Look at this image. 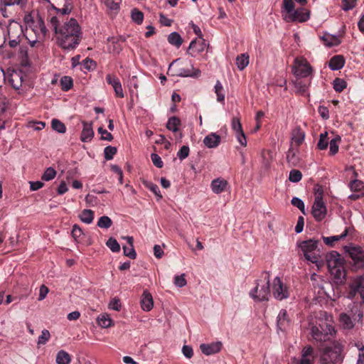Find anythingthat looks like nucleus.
<instances>
[{
  "mask_svg": "<svg viewBox=\"0 0 364 364\" xmlns=\"http://www.w3.org/2000/svg\"><path fill=\"white\" fill-rule=\"evenodd\" d=\"M82 130L80 135V140L82 142H90L94 137V130L92 128V122H88L83 121Z\"/></svg>",
  "mask_w": 364,
  "mask_h": 364,
  "instance_id": "f3484780",
  "label": "nucleus"
},
{
  "mask_svg": "<svg viewBox=\"0 0 364 364\" xmlns=\"http://www.w3.org/2000/svg\"><path fill=\"white\" fill-rule=\"evenodd\" d=\"M270 274L267 272L261 274L260 279L257 280L255 287L250 292V297L255 301H263L269 299Z\"/></svg>",
  "mask_w": 364,
  "mask_h": 364,
  "instance_id": "39448f33",
  "label": "nucleus"
},
{
  "mask_svg": "<svg viewBox=\"0 0 364 364\" xmlns=\"http://www.w3.org/2000/svg\"><path fill=\"white\" fill-rule=\"evenodd\" d=\"M220 141V136L216 133L212 132L204 137L203 144L206 147L213 149L218 146Z\"/></svg>",
  "mask_w": 364,
  "mask_h": 364,
  "instance_id": "aec40b11",
  "label": "nucleus"
},
{
  "mask_svg": "<svg viewBox=\"0 0 364 364\" xmlns=\"http://www.w3.org/2000/svg\"><path fill=\"white\" fill-rule=\"evenodd\" d=\"M79 218L82 223L90 224L94 220V212L90 209H85L81 212Z\"/></svg>",
  "mask_w": 364,
  "mask_h": 364,
  "instance_id": "c756f323",
  "label": "nucleus"
},
{
  "mask_svg": "<svg viewBox=\"0 0 364 364\" xmlns=\"http://www.w3.org/2000/svg\"><path fill=\"white\" fill-rule=\"evenodd\" d=\"M215 92L217 95V100L220 102L224 103L225 102V94L223 92V87L222 83L217 80L215 87H214Z\"/></svg>",
  "mask_w": 364,
  "mask_h": 364,
  "instance_id": "ea45409f",
  "label": "nucleus"
},
{
  "mask_svg": "<svg viewBox=\"0 0 364 364\" xmlns=\"http://www.w3.org/2000/svg\"><path fill=\"white\" fill-rule=\"evenodd\" d=\"M223 347L221 341H215L210 343H202L200 346L201 352L205 355H210L219 353Z\"/></svg>",
  "mask_w": 364,
  "mask_h": 364,
  "instance_id": "2eb2a0df",
  "label": "nucleus"
},
{
  "mask_svg": "<svg viewBox=\"0 0 364 364\" xmlns=\"http://www.w3.org/2000/svg\"><path fill=\"white\" fill-rule=\"evenodd\" d=\"M272 291L274 297L277 300H283L289 296L288 288L279 277L274 278L272 284Z\"/></svg>",
  "mask_w": 364,
  "mask_h": 364,
  "instance_id": "9d476101",
  "label": "nucleus"
},
{
  "mask_svg": "<svg viewBox=\"0 0 364 364\" xmlns=\"http://www.w3.org/2000/svg\"><path fill=\"white\" fill-rule=\"evenodd\" d=\"M98 132L101 134L102 139L106 140L108 141H110L112 140V139H113L112 135L109 132H108L106 129H104L102 127H99Z\"/></svg>",
  "mask_w": 364,
  "mask_h": 364,
  "instance_id": "338daca9",
  "label": "nucleus"
},
{
  "mask_svg": "<svg viewBox=\"0 0 364 364\" xmlns=\"http://www.w3.org/2000/svg\"><path fill=\"white\" fill-rule=\"evenodd\" d=\"M326 262L328 269H333V268L339 267L343 264V259L341 255L336 251H332L326 257Z\"/></svg>",
  "mask_w": 364,
  "mask_h": 364,
  "instance_id": "dca6fc26",
  "label": "nucleus"
},
{
  "mask_svg": "<svg viewBox=\"0 0 364 364\" xmlns=\"http://www.w3.org/2000/svg\"><path fill=\"white\" fill-rule=\"evenodd\" d=\"M296 92L304 95L308 90V85L301 80L299 78L293 82Z\"/></svg>",
  "mask_w": 364,
  "mask_h": 364,
  "instance_id": "e433bc0d",
  "label": "nucleus"
},
{
  "mask_svg": "<svg viewBox=\"0 0 364 364\" xmlns=\"http://www.w3.org/2000/svg\"><path fill=\"white\" fill-rule=\"evenodd\" d=\"M95 66V63L90 58H85L80 64V70L86 72V70H90L93 69Z\"/></svg>",
  "mask_w": 364,
  "mask_h": 364,
  "instance_id": "3c124183",
  "label": "nucleus"
},
{
  "mask_svg": "<svg viewBox=\"0 0 364 364\" xmlns=\"http://www.w3.org/2000/svg\"><path fill=\"white\" fill-rule=\"evenodd\" d=\"M291 71L298 78L307 77L311 74L312 68L305 58L298 56L294 60Z\"/></svg>",
  "mask_w": 364,
  "mask_h": 364,
  "instance_id": "6e6552de",
  "label": "nucleus"
},
{
  "mask_svg": "<svg viewBox=\"0 0 364 364\" xmlns=\"http://www.w3.org/2000/svg\"><path fill=\"white\" fill-rule=\"evenodd\" d=\"M343 346L340 341H334L331 346L326 347L320 358L321 364H338L343 360Z\"/></svg>",
  "mask_w": 364,
  "mask_h": 364,
  "instance_id": "423d86ee",
  "label": "nucleus"
},
{
  "mask_svg": "<svg viewBox=\"0 0 364 364\" xmlns=\"http://www.w3.org/2000/svg\"><path fill=\"white\" fill-rule=\"evenodd\" d=\"M348 234V230L346 229L343 233L339 235H333L330 237H322L323 242L330 247L333 246L334 243L345 238Z\"/></svg>",
  "mask_w": 364,
  "mask_h": 364,
  "instance_id": "a878e982",
  "label": "nucleus"
},
{
  "mask_svg": "<svg viewBox=\"0 0 364 364\" xmlns=\"http://www.w3.org/2000/svg\"><path fill=\"white\" fill-rule=\"evenodd\" d=\"M318 244V240L310 239L298 242L297 247L301 250L307 261L315 264L318 269H320L323 262L321 259Z\"/></svg>",
  "mask_w": 364,
  "mask_h": 364,
  "instance_id": "7ed1b4c3",
  "label": "nucleus"
},
{
  "mask_svg": "<svg viewBox=\"0 0 364 364\" xmlns=\"http://www.w3.org/2000/svg\"><path fill=\"white\" fill-rule=\"evenodd\" d=\"M291 204L298 208L304 214H305V205L304 201L297 197L292 198L291 200Z\"/></svg>",
  "mask_w": 364,
  "mask_h": 364,
  "instance_id": "13d9d810",
  "label": "nucleus"
},
{
  "mask_svg": "<svg viewBox=\"0 0 364 364\" xmlns=\"http://www.w3.org/2000/svg\"><path fill=\"white\" fill-rule=\"evenodd\" d=\"M97 225L100 228L108 229L112 226V221L108 216L104 215L99 218Z\"/></svg>",
  "mask_w": 364,
  "mask_h": 364,
  "instance_id": "37998d69",
  "label": "nucleus"
},
{
  "mask_svg": "<svg viewBox=\"0 0 364 364\" xmlns=\"http://www.w3.org/2000/svg\"><path fill=\"white\" fill-rule=\"evenodd\" d=\"M250 56L247 53H242L236 58V65L240 70H244L249 65Z\"/></svg>",
  "mask_w": 364,
  "mask_h": 364,
  "instance_id": "c85d7f7f",
  "label": "nucleus"
},
{
  "mask_svg": "<svg viewBox=\"0 0 364 364\" xmlns=\"http://www.w3.org/2000/svg\"><path fill=\"white\" fill-rule=\"evenodd\" d=\"M6 42L8 41L11 48H16L21 41L23 38V28L18 22L12 21L5 28Z\"/></svg>",
  "mask_w": 364,
  "mask_h": 364,
  "instance_id": "0eeeda50",
  "label": "nucleus"
},
{
  "mask_svg": "<svg viewBox=\"0 0 364 364\" xmlns=\"http://www.w3.org/2000/svg\"><path fill=\"white\" fill-rule=\"evenodd\" d=\"M305 133L299 127H295L291 135V144L294 146L299 147L304 141Z\"/></svg>",
  "mask_w": 364,
  "mask_h": 364,
  "instance_id": "a211bd4d",
  "label": "nucleus"
},
{
  "mask_svg": "<svg viewBox=\"0 0 364 364\" xmlns=\"http://www.w3.org/2000/svg\"><path fill=\"white\" fill-rule=\"evenodd\" d=\"M189 147L188 146H183L177 153V156L180 160H183L189 155Z\"/></svg>",
  "mask_w": 364,
  "mask_h": 364,
  "instance_id": "680f3d73",
  "label": "nucleus"
},
{
  "mask_svg": "<svg viewBox=\"0 0 364 364\" xmlns=\"http://www.w3.org/2000/svg\"><path fill=\"white\" fill-rule=\"evenodd\" d=\"M341 141L340 136L337 135L334 138L331 139L329 142V152L331 155H335L338 152L339 144Z\"/></svg>",
  "mask_w": 364,
  "mask_h": 364,
  "instance_id": "7c9ffc66",
  "label": "nucleus"
},
{
  "mask_svg": "<svg viewBox=\"0 0 364 364\" xmlns=\"http://www.w3.org/2000/svg\"><path fill=\"white\" fill-rule=\"evenodd\" d=\"M311 213L317 221H321L326 215L327 209L323 200L322 191L316 193L312 205Z\"/></svg>",
  "mask_w": 364,
  "mask_h": 364,
  "instance_id": "1a4fd4ad",
  "label": "nucleus"
},
{
  "mask_svg": "<svg viewBox=\"0 0 364 364\" xmlns=\"http://www.w3.org/2000/svg\"><path fill=\"white\" fill-rule=\"evenodd\" d=\"M51 127L53 130L60 133L64 134L66 132V127L61 121L58 119H53L51 121Z\"/></svg>",
  "mask_w": 364,
  "mask_h": 364,
  "instance_id": "a19ab883",
  "label": "nucleus"
},
{
  "mask_svg": "<svg viewBox=\"0 0 364 364\" xmlns=\"http://www.w3.org/2000/svg\"><path fill=\"white\" fill-rule=\"evenodd\" d=\"M151 159L154 166H156L157 168H161L163 166V161L157 154H151Z\"/></svg>",
  "mask_w": 364,
  "mask_h": 364,
  "instance_id": "69168bd1",
  "label": "nucleus"
},
{
  "mask_svg": "<svg viewBox=\"0 0 364 364\" xmlns=\"http://www.w3.org/2000/svg\"><path fill=\"white\" fill-rule=\"evenodd\" d=\"M117 153V149L114 146H108L104 149L105 158L107 160H111Z\"/></svg>",
  "mask_w": 364,
  "mask_h": 364,
  "instance_id": "4d7b16f0",
  "label": "nucleus"
},
{
  "mask_svg": "<svg viewBox=\"0 0 364 364\" xmlns=\"http://www.w3.org/2000/svg\"><path fill=\"white\" fill-rule=\"evenodd\" d=\"M51 23L57 35L58 45L65 50H73L80 43L82 38L80 27L75 18H70L58 28V18L53 17Z\"/></svg>",
  "mask_w": 364,
  "mask_h": 364,
  "instance_id": "f257e3e1",
  "label": "nucleus"
},
{
  "mask_svg": "<svg viewBox=\"0 0 364 364\" xmlns=\"http://www.w3.org/2000/svg\"><path fill=\"white\" fill-rule=\"evenodd\" d=\"M131 17L134 22L141 24L144 20V14L137 9H134L131 11Z\"/></svg>",
  "mask_w": 364,
  "mask_h": 364,
  "instance_id": "a18cd8bd",
  "label": "nucleus"
},
{
  "mask_svg": "<svg viewBox=\"0 0 364 364\" xmlns=\"http://www.w3.org/2000/svg\"><path fill=\"white\" fill-rule=\"evenodd\" d=\"M96 321L97 324L103 328H107L114 326V322L112 319L111 318L110 316L107 313L100 314L97 317Z\"/></svg>",
  "mask_w": 364,
  "mask_h": 364,
  "instance_id": "4be33fe9",
  "label": "nucleus"
},
{
  "mask_svg": "<svg viewBox=\"0 0 364 364\" xmlns=\"http://www.w3.org/2000/svg\"><path fill=\"white\" fill-rule=\"evenodd\" d=\"M55 362L57 364H70L71 357L68 353L63 350H60L57 353Z\"/></svg>",
  "mask_w": 364,
  "mask_h": 364,
  "instance_id": "cd10ccee",
  "label": "nucleus"
},
{
  "mask_svg": "<svg viewBox=\"0 0 364 364\" xmlns=\"http://www.w3.org/2000/svg\"><path fill=\"white\" fill-rule=\"evenodd\" d=\"M174 284L178 287H183L186 285L187 282L185 278V274L176 275L173 278Z\"/></svg>",
  "mask_w": 364,
  "mask_h": 364,
  "instance_id": "6e6d98bb",
  "label": "nucleus"
},
{
  "mask_svg": "<svg viewBox=\"0 0 364 364\" xmlns=\"http://www.w3.org/2000/svg\"><path fill=\"white\" fill-rule=\"evenodd\" d=\"M231 127L235 134L242 131V125L238 118L235 117L232 119Z\"/></svg>",
  "mask_w": 364,
  "mask_h": 364,
  "instance_id": "e2e57ef3",
  "label": "nucleus"
},
{
  "mask_svg": "<svg viewBox=\"0 0 364 364\" xmlns=\"http://www.w3.org/2000/svg\"><path fill=\"white\" fill-rule=\"evenodd\" d=\"M321 40L323 41L324 45L329 48L336 46L341 43L338 36L332 35L328 33H324V35L321 37Z\"/></svg>",
  "mask_w": 364,
  "mask_h": 364,
  "instance_id": "b1692460",
  "label": "nucleus"
},
{
  "mask_svg": "<svg viewBox=\"0 0 364 364\" xmlns=\"http://www.w3.org/2000/svg\"><path fill=\"white\" fill-rule=\"evenodd\" d=\"M329 142L330 141L328 137V132H325L320 134L317 146L320 150H326L329 144Z\"/></svg>",
  "mask_w": 364,
  "mask_h": 364,
  "instance_id": "c9c22d12",
  "label": "nucleus"
},
{
  "mask_svg": "<svg viewBox=\"0 0 364 364\" xmlns=\"http://www.w3.org/2000/svg\"><path fill=\"white\" fill-rule=\"evenodd\" d=\"M56 176L55 170L52 167H48L44 171L41 178L43 181H49L53 180Z\"/></svg>",
  "mask_w": 364,
  "mask_h": 364,
  "instance_id": "09e8293b",
  "label": "nucleus"
},
{
  "mask_svg": "<svg viewBox=\"0 0 364 364\" xmlns=\"http://www.w3.org/2000/svg\"><path fill=\"white\" fill-rule=\"evenodd\" d=\"M206 43L203 38L193 40L188 47V52L192 57H197L207 48Z\"/></svg>",
  "mask_w": 364,
  "mask_h": 364,
  "instance_id": "ddd939ff",
  "label": "nucleus"
},
{
  "mask_svg": "<svg viewBox=\"0 0 364 364\" xmlns=\"http://www.w3.org/2000/svg\"><path fill=\"white\" fill-rule=\"evenodd\" d=\"M60 82L61 88L64 91L69 90L73 86V80L69 76H63L60 79Z\"/></svg>",
  "mask_w": 364,
  "mask_h": 364,
  "instance_id": "de8ad7c7",
  "label": "nucleus"
},
{
  "mask_svg": "<svg viewBox=\"0 0 364 364\" xmlns=\"http://www.w3.org/2000/svg\"><path fill=\"white\" fill-rule=\"evenodd\" d=\"M359 350L358 358L356 364H364V346H358Z\"/></svg>",
  "mask_w": 364,
  "mask_h": 364,
  "instance_id": "774afa93",
  "label": "nucleus"
},
{
  "mask_svg": "<svg viewBox=\"0 0 364 364\" xmlns=\"http://www.w3.org/2000/svg\"><path fill=\"white\" fill-rule=\"evenodd\" d=\"M340 323L341 326L345 329H351L354 326L351 318L346 314H341Z\"/></svg>",
  "mask_w": 364,
  "mask_h": 364,
  "instance_id": "4c0bfd02",
  "label": "nucleus"
},
{
  "mask_svg": "<svg viewBox=\"0 0 364 364\" xmlns=\"http://www.w3.org/2000/svg\"><path fill=\"white\" fill-rule=\"evenodd\" d=\"M168 43L176 48H179L182 43V38L177 32H172L168 36Z\"/></svg>",
  "mask_w": 364,
  "mask_h": 364,
  "instance_id": "2f4dec72",
  "label": "nucleus"
},
{
  "mask_svg": "<svg viewBox=\"0 0 364 364\" xmlns=\"http://www.w3.org/2000/svg\"><path fill=\"white\" fill-rule=\"evenodd\" d=\"M229 188L228 181L222 177L216 178L210 183V189L215 194H220L228 191Z\"/></svg>",
  "mask_w": 364,
  "mask_h": 364,
  "instance_id": "4468645a",
  "label": "nucleus"
},
{
  "mask_svg": "<svg viewBox=\"0 0 364 364\" xmlns=\"http://www.w3.org/2000/svg\"><path fill=\"white\" fill-rule=\"evenodd\" d=\"M299 153V147L290 145L287 153V161L289 164H295L297 161V154Z\"/></svg>",
  "mask_w": 364,
  "mask_h": 364,
  "instance_id": "bb28decb",
  "label": "nucleus"
},
{
  "mask_svg": "<svg viewBox=\"0 0 364 364\" xmlns=\"http://www.w3.org/2000/svg\"><path fill=\"white\" fill-rule=\"evenodd\" d=\"M316 355L311 346H304L301 351L300 358H293L294 364H314Z\"/></svg>",
  "mask_w": 364,
  "mask_h": 364,
  "instance_id": "9b49d317",
  "label": "nucleus"
},
{
  "mask_svg": "<svg viewBox=\"0 0 364 364\" xmlns=\"http://www.w3.org/2000/svg\"><path fill=\"white\" fill-rule=\"evenodd\" d=\"M329 272L336 279H338V282H341L342 279L345 277L343 264L339 266V267L333 268V269H330Z\"/></svg>",
  "mask_w": 364,
  "mask_h": 364,
  "instance_id": "c03bdc74",
  "label": "nucleus"
},
{
  "mask_svg": "<svg viewBox=\"0 0 364 364\" xmlns=\"http://www.w3.org/2000/svg\"><path fill=\"white\" fill-rule=\"evenodd\" d=\"M144 185L149 188L157 198V200H159L162 198V195L161 194L159 186L156 184L153 183L150 181H144Z\"/></svg>",
  "mask_w": 364,
  "mask_h": 364,
  "instance_id": "58836bf2",
  "label": "nucleus"
},
{
  "mask_svg": "<svg viewBox=\"0 0 364 364\" xmlns=\"http://www.w3.org/2000/svg\"><path fill=\"white\" fill-rule=\"evenodd\" d=\"M36 23L35 28H32V31H34L35 33H38V35L41 34L42 36H45L47 30L43 20L40 18L36 21Z\"/></svg>",
  "mask_w": 364,
  "mask_h": 364,
  "instance_id": "79ce46f5",
  "label": "nucleus"
},
{
  "mask_svg": "<svg viewBox=\"0 0 364 364\" xmlns=\"http://www.w3.org/2000/svg\"><path fill=\"white\" fill-rule=\"evenodd\" d=\"M349 187L352 191L364 195V183L361 181L356 179L352 181Z\"/></svg>",
  "mask_w": 364,
  "mask_h": 364,
  "instance_id": "72a5a7b5",
  "label": "nucleus"
},
{
  "mask_svg": "<svg viewBox=\"0 0 364 364\" xmlns=\"http://www.w3.org/2000/svg\"><path fill=\"white\" fill-rule=\"evenodd\" d=\"M9 82L14 89L18 90L21 87L22 77L19 73L13 71L9 75Z\"/></svg>",
  "mask_w": 364,
  "mask_h": 364,
  "instance_id": "393cba45",
  "label": "nucleus"
},
{
  "mask_svg": "<svg viewBox=\"0 0 364 364\" xmlns=\"http://www.w3.org/2000/svg\"><path fill=\"white\" fill-rule=\"evenodd\" d=\"M345 65V59L342 55H338L332 57L328 63V66L332 70H338Z\"/></svg>",
  "mask_w": 364,
  "mask_h": 364,
  "instance_id": "5701e85b",
  "label": "nucleus"
},
{
  "mask_svg": "<svg viewBox=\"0 0 364 364\" xmlns=\"http://www.w3.org/2000/svg\"><path fill=\"white\" fill-rule=\"evenodd\" d=\"M180 125L181 120L176 117H171L167 122L166 128L173 132H176Z\"/></svg>",
  "mask_w": 364,
  "mask_h": 364,
  "instance_id": "473e14b6",
  "label": "nucleus"
},
{
  "mask_svg": "<svg viewBox=\"0 0 364 364\" xmlns=\"http://www.w3.org/2000/svg\"><path fill=\"white\" fill-rule=\"evenodd\" d=\"M287 312L286 310H281L277 316V326L280 330L285 328V325L288 323Z\"/></svg>",
  "mask_w": 364,
  "mask_h": 364,
  "instance_id": "f704fd0d",
  "label": "nucleus"
},
{
  "mask_svg": "<svg viewBox=\"0 0 364 364\" xmlns=\"http://www.w3.org/2000/svg\"><path fill=\"white\" fill-rule=\"evenodd\" d=\"M357 0H342V9L344 11L353 9L356 5Z\"/></svg>",
  "mask_w": 364,
  "mask_h": 364,
  "instance_id": "bf43d9fd",
  "label": "nucleus"
},
{
  "mask_svg": "<svg viewBox=\"0 0 364 364\" xmlns=\"http://www.w3.org/2000/svg\"><path fill=\"white\" fill-rule=\"evenodd\" d=\"M27 0H1V4L5 6H11L18 5L21 7L24 6Z\"/></svg>",
  "mask_w": 364,
  "mask_h": 364,
  "instance_id": "5fc2aeb1",
  "label": "nucleus"
},
{
  "mask_svg": "<svg viewBox=\"0 0 364 364\" xmlns=\"http://www.w3.org/2000/svg\"><path fill=\"white\" fill-rule=\"evenodd\" d=\"M302 178V173L300 171L292 169L289 172V180L292 183H297Z\"/></svg>",
  "mask_w": 364,
  "mask_h": 364,
  "instance_id": "603ef678",
  "label": "nucleus"
},
{
  "mask_svg": "<svg viewBox=\"0 0 364 364\" xmlns=\"http://www.w3.org/2000/svg\"><path fill=\"white\" fill-rule=\"evenodd\" d=\"M123 239L127 240V242H128V244L129 245V247H125V246L123 247L124 255L127 257H129L131 259H135L136 257V253L134 248L133 237L132 236H125V237H123Z\"/></svg>",
  "mask_w": 364,
  "mask_h": 364,
  "instance_id": "412c9836",
  "label": "nucleus"
},
{
  "mask_svg": "<svg viewBox=\"0 0 364 364\" xmlns=\"http://www.w3.org/2000/svg\"><path fill=\"white\" fill-rule=\"evenodd\" d=\"M109 309L115 310V311H119L121 309V303L119 299L114 298L110 301L109 303Z\"/></svg>",
  "mask_w": 364,
  "mask_h": 364,
  "instance_id": "0e129e2a",
  "label": "nucleus"
},
{
  "mask_svg": "<svg viewBox=\"0 0 364 364\" xmlns=\"http://www.w3.org/2000/svg\"><path fill=\"white\" fill-rule=\"evenodd\" d=\"M332 323V316L326 312H321L318 317L311 319L309 328L313 339L318 343L330 341L336 332Z\"/></svg>",
  "mask_w": 364,
  "mask_h": 364,
  "instance_id": "f03ea898",
  "label": "nucleus"
},
{
  "mask_svg": "<svg viewBox=\"0 0 364 364\" xmlns=\"http://www.w3.org/2000/svg\"><path fill=\"white\" fill-rule=\"evenodd\" d=\"M348 252L354 262V266L356 268L364 267V252L360 247H349Z\"/></svg>",
  "mask_w": 364,
  "mask_h": 364,
  "instance_id": "f8f14e48",
  "label": "nucleus"
},
{
  "mask_svg": "<svg viewBox=\"0 0 364 364\" xmlns=\"http://www.w3.org/2000/svg\"><path fill=\"white\" fill-rule=\"evenodd\" d=\"M333 89L336 92H342L346 87V82L341 78H336L333 80Z\"/></svg>",
  "mask_w": 364,
  "mask_h": 364,
  "instance_id": "864d4df0",
  "label": "nucleus"
},
{
  "mask_svg": "<svg viewBox=\"0 0 364 364\" xmlns=\"http://www.w3.org/2000/svg\"><path fill=\"white\" fill-rule=\"evenodd\" d=\"M71 235L75 241H77L82 235V230L77 225L73 226Z\"/></svg>",
  "mask_w": 364,
  "mask_h": 364,
  "instance_id": "052dcab7",
  "label": "nucleus"
},
{
  "mask_svg": "<svg viewBox=\"0 0 364 364\" xmlns=\"http://www.w3.org/2000/svg\"><path fill=\"white\" fill-rule=\"evenodd\" d=\"M106 245L113 252H118L120 251L119 244L117 240L113 237H109L106 242Z\"/></svg>",
  "mask_w": 364,
  "mask_h": 364,
  "instance_id": "8fccbe9b",
  "label": "nucleus"
},
{
  "mask_svg": "<svg viewBox=\"0 0 364 364\" xmlns=\"http://www.w3.org/2000/svg\"><path fill=\"white\" fill-rule=\"evenodd\" d=\"M168 73L173 76L178 77H198L200 71L195 69L191 60L177 59L168 67Z\"/></svg>",
  "mask_w": 364,
  "mask_h": 364,
  "instance_id": "20e7f679",
  "label": "nucleus"
},
{
  "mask_svg": "<svg viewBox=\"0 0 364 364\" xmlns=\"http://www.w3.org/2000/svg\"><path fill=\"white\" fill-rule=\"evenodd\" d=\"M50 338V333L48 330L43 329L41 334L38 336L37 344L38 346L45 345Z\"/></svg>",
  "mask_w": 364,
  "mask_h": 364,
  "instance_id": "49530a36",
  "label": "nucleus"
},
{
  "mask_svg": "<svg viewBox=\"0 0 364 364\" xmlns=\"http://www.w3.org/2000/svg\"><path fill=\"white\" fill-rule=\"evenodd\" d=\"M141 307L144 311H150L154 307L152 295L148 290H144L140 301Z\"/></svg>",
  "mask_w": 364,
  "mask_h": 364,
  "instance_id": "6ab92c4d",
  "label": "nucleus"
}]
</instances>
